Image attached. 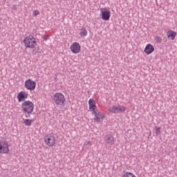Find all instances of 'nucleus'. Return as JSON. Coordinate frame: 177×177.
I'll list each match as a JSON object with an SVG mask.
<instances>
[{
    "instance_id": "obj_1",
    "label": "nucleus",
    "mask_w": 177,
    "mask_h": 177,
    "mask_svg": "<svg viewBox=\"0 0 177 177\" xmlns=\"http://www.w3.org/2000/svg\"><path fill=\"white\" fill-rule=\"evenodd\" d=\"M21 110L26 118H30L32 111H34V103L30 100L24 101L21 104Z\"/></svg>"
},
{
    "instance_id": "obj_2",
    "label": "nucleus",
    "mask_w": 177,
    "mask_h": 177,
    "mask_svg": "<svg viewBox=\"0 0 177 177\" xmlns=\"http://www.w3.org/2000/svg\"><path fill=\"white\" fill-rule=\"evenodd\" d=\"M53 102L57 107H62L66 103V97L62 93H55L53 95Z\"/></svg>"
},
{
    "instance_id": "obj_3",
    "label": "nucleus",
    "mask_w": 177,
    "mask_h": 177,
    "mask_svg": "<svg viewBox=\"0 0 177 177\" xmlns=\"http://www.w3.org/2000/svg\"><path fill=\"white\" fill-rule=\"evenodd\" d=\"M24 43L26 48H30V49H34V48L37 46V40L33 36L31 35L26 37L24 39Z\"/></svg>"
},
{
    "instance_id": "obj_4",
    "label": "nucleus",
    "mask_w": 177,
    "mask_h": 177,
    "mask_svg": "<svg viewBox=\"0 0 177 177\" xmlns=\"http://www.w3.org/2000/svg\"><path fill=\"white\" fill-rule=\"evenodd\" d=\"M44 142L48 147H53V146L56 145V138H55V134L48 133L45 136Z\"/></svg>"
},
{
    "instance_id": "obj_5",
    "label": "nucleus",
    "mask_w": 177,
    "mask_h": 177,
    "mask_svg": "<svg viewBox=\"0 0 177 177\" xmlns=\"http://www.w3.org/2000/svg\"><path fill=\"white\" fill-rule=\"evenodd\" d=\"M37 86V82L28 79L25 81V88L27 91H30V92L35 89Z\"/></svg>"
},
{
    "instance_id": "obj_6",
    "label": "nucleus",
    "mask_w": 177,
    "mask_h": 177,
    "mask_svg": "<svg viewBox=\"0 0 177 177\" xmlns=\"http://www.w3.org/2000/svg\"><path fill=\"white\" fill-rule=\"evenodd\" d=\"M127 109L122 105L113 106L109 109V111L113 113V114H118L120 113H124Z\"/></svg>"
},
{
    "instance_id": "obj_7",
    "label": "nucleus",
    "mask_w": 177,
    "mask_h": 177,
    "mask_svg": "<svg viewBox=\"0 0 177 177\" xmlns=\"http://www.w3.org/2000/svg\"><path fill=\"white\" fill-rule=\"evenodd\" d=\"M0 153L4 154L9 153V143L8 141H0Z\"/></svg>"
},
{
    "instance_id": "obj_8",
    "label": "nucleus",
    "mask_w": 177,
    "mask_h": 177,
    "mask_svg": "<svg viewBox=\"0 0 177 177\" xmlns=\"http://www.w3.org/2000/svg\"><path fill=\"white\" fill-rule=\"evenodd\" d=\"M93 115H94V121H96V122H102L103 118H104V113L97 110L93 113Z\"/></svg>"
},
{
    "instance_id": "obj_9",
    "label": "nucleus",
    "mask_w": 177,
    "mask_h": 177,
    "mask_svg": "<svg viewBox=\"0 0 177 177\" xmlns=\"http://www.w3.org/2000/svg\"><path fill=\"white\" fill-rule=\"evenodd\" d=\"M104 140L106 143V145H109V146H113V145H114L115 142L114 140V136H113V135L111 134H106L104 136Z\"/></svg>"
},
{
    "instance_id": "obj_10",
    "label": "nucleus",
    "mask_w": 177,
    "mask_h": 177,
    "mask_svg": "<svg viewBox=\"0 0 177 177\" xmlns=\"http://www.w3.org/2000/svg\"><path fill=\"white\" fill-rule=\"evenodd\" d=\"M26 99H28V93L21 91L17 94V100L19 103H21V102H26Z\"/></svg>"
},
{
    "instance_id": "obj_11",
    "label": "nucleus",
    "mask_w": 177,
    "mask_h": 177,
    "mask_svg": "<svg viewBox=\"0 0 177 177\" xmlns=\"http://www.w3.org/2000/svg\"><path fill=\"white\" fill-rule=\"evenodd\" d=\"M71 50L72 53H80L81 52V45H80V43L78 42H74L71 46Z\"/></svg>"
},
{
    "instance_id": "obj_12",
    "label": "nucleus",
    "mask_w": 177,
    "mask_h": 177,
    "mask_svg": "<svg viewBox=\"0 0 177 177\" xmlns=\"http://www.w3.org/2000/svg\"><path fill=\"white\" fill-rule=\"evenodd\" d=\"M88 106H89V110L92 112V114L96 111H97V107L96 106V101H95L93 99H90L88 100Z\"/></svg>"
},
{
    "instance_id": "obj_13",
    "label": "nucleus",
    "mask_w": 177,
    "mask_h": 177,
    "mask_svg": "<svg viewBox=\"0 0 177 177\" xmlns=\"http://www.w3.org/2000/svg\"><path fill=\"white\" fill-rule=\"evenodd\" d=\"M101 19H102V20H105L106 21H107V20H110V16H111V12L110 10H105L103 11V8L101 9Z\"/></svg>"
},
{
    "instance_id": "obj_14",
    "label": "nucleus",
    "mask_w": 177,
    "mask_h": 177,
    "mask_svg": "<svg viewBox=\"0 0 177 177\" xmlns=\"http://www.w3.org/2000/svg\"><path fill=\"white\" fill-rule=\"evenodd\" d=\"M144 52L147 53V55H151L154 52V46L149 44H147L144 50Z\"/></svg>"
},
{
    "instance_id": "obj_15",
    "label": "nucleus",
    "mask_w": 177,
    "mask_h": 177,
    "mask_svg": "<svg viewBox=\"0 0 177 177\" xmlns=\"http://www.w3.org/2000/svg\"><path fill=\"white\" fill-rule=\"evenodd\" d=\"M176 32L172 30H169L167 32V38H169V39H171V41H174V39H175V37H176Z\"/></svg>"
},
{
    "instance_id": "obj_16",
    "label": "nucleus",
    "mask_w": 177,
    "mask_h": 177,
    "mask_svg": "<svg viewBox=\"0 0 177 177\" xmlns=\"http://www.w3.org/2000/svg\"><path fill=\"white\" fill-rule=\"evenodd\" d=\"M80 35H81V37H86V35H88V30H86L85 27L82 28Z\"/></svg>"
},
{
    "instance_id": "obj_17",
    "label": "nucleus",
    "mask_w": 177,
    "mask_h": 177,
    "mask_svg": "<svg viewBox=\"0 0 177 177\" xmlns=\"http://www.w3.org/2000/svg\"><path fill=\"white\" fill-rule=\"evenodd\" d=\"M24 125H26V127H30V125L32 124V120L30 119H25L24 120Z\"/></svg>"
},
{
    "instance_id": "obj_18",
    "label": "nucleus",
    "mask_w": 177,
    "mask_h": 177,
    "mask_svg": "<svg viewBox=\"0 0 177 177\" xmlns=\"http://www.w3.org/2000/svg\"><path fill=\"white\" fill-rule=\"evenodd\" d=\"M122 177H136V176L131 172H126L122 175Z\"/></svg>"
},
{
    "instance_id": "obj_19",
    "label": "nucleus",
    "mask_w": 177,
    "mask_h": 177,
    "mask_svg": "<svg viewBox=\"0 0 177 177\" xmlns=\"http://www.w3.org/2000/svg\"><path fill=\"white\" fill-rule=\"evenodd\" d=\"M155 41L157 42V44H161V42H162V39L160 36H156L155 37Z\"/></svg>"
},
{
    "instance_id": "obj_20",
    "label": "nucleus",
    "mask_w": 177,
    "mask_h": 177,
    "mask_svg": "<svg viewBox=\"0 0 177 177\" xmlns=\"http://www.w3.org/2000/svg\"><path fill=\"white\" fill-rule=\"evenodd\" d=\"M155 131L156 135H161V127H157Z\"/></svg>"
},
{
    "instance_id": "obj_21",
    "label": "nucleus",
    "mask_w": 177,
    "mask_h": 177,
    "mask_svg": "<svg viewBox=\"0 0 177 177\" xmlns=\"http://www.w3.org/2000/svg\"><path fill=\"white\" fill-rule=\"evenodd\" d=\"M39 15V11L38 10L33 11V16L35 17L36 16H38Z\"/></svg>"
},
{
    "instance_id": "obj_22",
    "label": "nucleus",
    "mask_w": 177,
    "mask_h": 177,
    "mask_svg": "<svg viewBox=\"0 0 177 177\" xmlns=\"http://www.w3.org/2000/svg\"><path fill=\"white\" fill-rule=\"evenodd\" d=\"M43 39L44 41H48V39H49V36L48 35L44 36Z\"/></svg>"
},
{
    "instance_id": "obj_23",
    "label": "nucleus",
    "mask_w": 177,
    "mask_h": 177,
    "mask_svg": "<svg viewBox=\"0 0 177 177\" xmlns=\"http://www.w3.org/2000/svg\"><path fill=\"white\" fill-rule=\"evenodd\" d=\"M89 145H91V141H86L84 142V146H89Z\"/></svg>"
},
{
    "instance_id": "obj_24",
    "label": "nucleus",
    "mask_w": 177,
    "mask_h": 177,
    "mask_svg": "<svg viewBox=\"0 0 177 177\" xmlns=\"http://www.w3.org/2000/svg\"><path fill=\"white\" fill-rule=\"evenodd\" d=\"M1 28H2V27L1 26V23H0V30H1Z\"/></svg>"
}]
</instances>
